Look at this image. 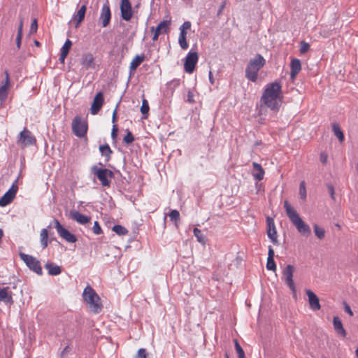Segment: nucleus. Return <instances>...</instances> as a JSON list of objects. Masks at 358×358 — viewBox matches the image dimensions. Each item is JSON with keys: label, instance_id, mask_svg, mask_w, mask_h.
I'll return each instance as SVG.
<instances>
[{"label": "nucleus", "instance_id": "nucleus-19", "mask_svg": "<svg viewBox=\"0 0 358 358\" xmlns=\"http://www.w3.org/2000/svg\"><path fill=\"white\" fill-rule=\"evenodd\" d=\"M69 217L71 219L80 224H85L91 220L90 216L85 215L77 210L70 211Z\"/></svg>", "mask_w": 358, "mask_h": 358}, {"label": "nucleus", "instance_id": "nucleus-52", "mask_svg": "<svg viewBox=\"0 0 358 358\" xmlns=\"http://www.w3.org/2000/svg\"><path fill=\"white\" fill-rule=\"evenodd\" d=\"M273 257H274V250H273V248L271 247H269L267 259H273Z\"/></svg>", "mask_w": 358, "mask_h": 358}, {"label": "nucleus", "instance_id": "nucleus-18", "mask_svg": "<svg viewBox=\"0 0 358 358\" xmlns=\"http://www.w3.org/2000/svg\"><path fill=\"white\" fill-rule=\"evenodd\" d=\"M111 19L110 9L108 5H103L101 8L99 20L101 22L102 27H107Z\"/></svg>", "mask_w": 358, "mask_h": 358}, {"label": "nucleus", "instance_id": "nucleus-62", "mask_svg": "<svg viewBox=\"0 0 358 358\" xmlns=\"http://www.w3.org/2000/svg\"><path fill=\"white\" fill-rule=\"evenodd\" d=\"M225 7V3H223L220 9H219V11H218V15H220L222 12V10L224 9V8Z\"/></svg>", "mask_w": 358, "mask_h": 358}, {"label": "nucleus", "instance_id": "nucleus-5", "mask_svg": "<svg viewBox=\"0 0 358 358\" xmlns=\"http://www.w3.org/2000/svg\"><path fill=\"white\" fill-rule=\"evenodd\" d=\"M92 173L97 177L103 186L109 187L110 185L111 179L114 176L112 171L94 166L92 167Z\"/></svg>", "mask_w": 358, "mask_h": 358}, {"label": "nucleus", "instance_id": "nucleus-56", "mask_svg": "<svg viewBox=\"0 0 358 358\" xmlns=\"http://www.w3.org/2000/svg\"><path fill=\"white\" fill-rule=\"evenodd\" d=\"M234 345L236 351H238L243 349L236 339L234 340Z\"/></svg>", "mask_w": 358, "mask_h": 358}, {"label": "nucleus", "instance_id": "nucleus-29", "mask_svg": "<svg viewBox=\"0 0 358 358\" xmlns=\"http://www.w3.org/2000/svg\"><path fill=\"white\" fill-rule=\"evenodd\" d=\"M45 268L48 270V274L50 275H57L62 272L60 266L55 265L52 263L46 264L45 265Z\"/></svg>", "mask_w": 358, "mask_h": 358}, {"label": "nucleus", "instance_id": "nucleus-42", "mask_svg": "<svg viewBox=\"0 0 358 358\" xmlns=\"http://www.w3.org/2000/svg\"><path fill=\"white\" fill-rule=\"evenodd\" d=\"M310 49V45L305 42V41H301V46H300V52L301 54H304L306 52H307Z\"/></svg>", "mask_w": 358, "mask_h": 358}, {"label": "nucleus", "instance_id": "nucleus-10", "mask_svg": "<svg viewBox=\"0 0 358 358\" xmlns=\"http://www.w3.org/2000/svg\"><path fill=\"white\" fill-rule=\"evenodd\" d=\"M55 227L60 237L69 243L77 241L76 236L65 229L57 220H54Z\"/></svg>", "mask_w": 358, "mask_h": 358}, {"label": "nucleus", "instance_id": "nucleus-60", "mask_svg": "<svg viewBox=\"0 0 358 358\" xmlns=\"http://www.w3.org/2000/svg\"><path fill=\"white\" fill-rule=\"evenodd\" d=\"M180 36H183V37H187V31H185V30H182V29H180Z\"/></svg>", "mask_w": 358, "mask_h": 358}, {"label": "nucleus", "instance_id": "nucleus-8", "mask_svg": "<svg viewBox=\"0 0 358 358\" xmlns=\"http://www.w3.org/2000/svg\"><path fill=\"white\" fill-rule=\"evenodd\" d=\"M20 257L31 270L38 275H41L43 273L40 262L36 258L22 252L20 253Z\"/></svg>", "mask_w": 358, "mask_h": 358}, {"label": "nucleus", "instance_id": "nucleus-20", "mask_svg": "<svg viewBox=\"0 0 358 358\" xmlns=\"http://www.w3.org/2000/svg\"><path fill=\"white\" fill-rule=\"evenodd\" d=\"M333 325L336 334L342 338H345L347 335V332L343 327V323L341 319L338 316H335L333 318Z\"/></svg>", "mask_w": 358, "mask_h": 358}, {"label": "nucleus", "instance_id": "nucleus-13", "mask_svg": "<svg viewBox=\"0 0 358 358\" xmlns=\"http://www.w3.org/2000/svg\"><path fill=\"white\" fill-rule=\"evenodd\" d=\"M121 17L125 21H129L133 17V10L129 0H121L120 3Z\"/></svg>", "mask_w": 358, "mask_h": 358}, {"label": "nucleus", "instance_id": "nucleus-3", "mask_svg": "<svg viewBox=\"0 0 358 358\" xmlns=\"http://www.w3.org/2000/svg\"><path fill=\"white\" fill-rule=\"evenodd\" d=\"M266 64V59L260 54L250 59L245 69V77L252 82H256L259 70Z\"/></svg>", "mask_w": 358, "mask_h": 358}, {"label": "nucleus", "instance_id": "nucleus-55", "mask_svg": "<svg viewBox=\"0 0 358 358\" xmlns=\"http://www.w3.org/2000/svg\"><path fill=\"white\" fill-rule=\"evenodd\" d=\"M236 352L238 354V358H245V352L243 349L241 350L236 351Z\"/></svg>", "mask_w": 358, "mask_h": 358}, {"label": "nucleus", "instance_id": "nucleus-61", "mask_svg": "<svg viewBox=\"0 0 358 358\" xmlns=\"http://www.w3.org/2000/svg\"><path fill=\"white\" fill-rule=\"evenodd\" d=\"M209 80L210 82V83L213 85L214 83V80H213V73L211 71L209 72Z\"/></svg>", "mask_w": 358, "mask_h": 358}, {"label": "nucleus", "instance_id": "nucleus-28", "mask_svg": "<svg viewBox=\"0 0 358 358\" xmlns=\"http://www.w3.org/2000/svg\"><path fill=\"white\" fill-rule=\"evenodd\" d=\"M145 55H136L131 62L129 69L131 71H135L140 64L145 60Z\"/></svg>", "mask_w": 358, "mask_h": 358}, {"label": "nucleus", "instance_id": "nucleus-25", "mask_svg": "<svg viewBox=\"0 0 358 358\" xmlns=\"http://www.w3.org/2000/svg\"><path fill=\"white\" fill-rule=\"evenodd\" d=\"M71 45H72L71 41H70L69 39H67L65 41L63 46L62 47L61 52H60V55H59V60L61 63H62V64L64 63L65 59L69 52Z\"/></svg>", "mask_w": 358, "mask_h": 358}, {"label": "nucleus", "instance_id": "nucleus-64", "mask_svg": "<svg viewBox=\"0 0 358 358\" xmlns=\"http://www.w3.org/2000/svg\"><path fill=\"white\" fill-rule=\"evenodd\" d=\"M355 355H356L357 358H358V348L355 350Z\"/></svg>", "mask_w": 358, "mask_h": 358}, {"label": "nucleus", "instance_id": "nucleus-58", "mask_svg": "<svg viewBox=\"0 0 358 358\" xmlns=\"http://www.w3.org/2000/svg\"><path fill=\"white\" fill-rule=\"evenodd\" d=\"M154 33L153 34V36H152V41H156L158 40V37H159V34L156 31H152Z\"/></svg>", "mask_w": 358, "mask_h": 358}, {"label": "nucleus", "instance_id": "nucleus-33", "mask_svg": "<svg viewBox=\"0 0 358 358\" xmlns=\"http://www.w3.org/2000/svg\"><path fill=\"white\" fill-rule=\"evenodd\" d=\"M314 233L315 236L320 240L323 239L325 236V230L324 229L319 227L317 224H314L313 226Z\"/></svg>", "mask_w": 358, "mask_h": 358}, {"label": "nucleus", "instance_id": "nucleus-39", "mask_svg": "<svg viewBox=\"0 0 358 358\" xmlns=\"http://www.w3.org/2000/svg\"><path fill=\"white\" fill-rule=\"evenodd\" d=\"M123 141L126 144H130L134 141V135L132 134V133L130 131L127 130V134L125 135V136L123 138Z\"/></svg>", "mask_w": 358, "mask_h": 358}, {"label": "nucleus", "instance_id": "nucleus-46", "mask_svg": "<svg viewBox=\"0 0 358 358\" xmlns=\"http://www.w3.org/2000/svg\"><path fill=\"white\" fill-rule=\"evenodd\" d=\"M71 348L69 345L66 346L63 350L61 352L60 357L61 358H64L71 351Z\"/></svg>", "mask_w": 358, "mask_h": 358}, {"label": "nucleus", "instance_id": "nucleus-11", "mask_svg": "<svg viewBox=\"0 0 358 358\" xmlns=\"http://www.w3.org/2000/svg\"><path fill=\"white\" fill-rule=\"evenodd\" d=\"M17 143L22 147H27L34 145L36 143L35 137L31 134V131L24 128L23 131L20 133Z\"/></svg>", "mask_w": 358, "mask_h": 358}, {"label": "nucleus", "instance_id": "nucleus-31", "mask_svg": "<svg viewBox=\"0 0 358 358\" xmlns=\"http://www.w3.org/2000/svg\"><path fill=\"white\" fill-rule=\"evenodd\" d=\"M40 241L43 248H45L48 245V231L47 229H41L40 232Z\"/></svg>", "mask_w": 358, "mask_h": 358}, {"label": "nucleus", "instance_id": "nucleus-32", "mask_svg": "<svg viewBox=\"0 0 358 358\" xmlns=\"http://www.w3.org/2000/svg\"><path fill=\"white\" fill-rule=\"evenodd\" d=\"M150 110L148 101L147 99H145L144 97L142 100V105L141 107V113L143 115L144 119H146L148 117V114Z\"/></svg>", "mask_w": 358, "mask_h": 358}, {"label": "nucleus", "instance_id": "nucleus-38", "mask_svg": "<svg viewBox=\"0 0 358 358\" xmlns=\"http://www.w3.org/2000/svg\"><path fill=\"white\" fill-rule=\"evenodd\" d=\"M299 195L301 199L306 200V183L304 181H301L299 185Z\"/></svg>", "mask_w": 358, "mask_h": 358}, {"label": "nucleus", "instance_id": "nucleus-17", "mask_svg": "<svg viewBox=\"0 0 358 358\" xmlns=\"http://www.w3.org/2000/svg\"><path fill=\"white\" fill-rule=\"evenodd\" d=\"M103 101L104 99L103 93L101 92H98L94 96L90 110L92 115H96L99 113L103 104Z\"/></svg>", "mask_w": 358, "mask_h": 358}, {"label": "nucleus", "instance_id": "nucleus-48", "mask_svg": "<svg viewBox=\"0 0 358 358\" xmlns=\"http://www.w3.org/2000/svg\"><path fill=\"white\" fill-rule=\"evenodd\" d=\"M117 131H118L117 126L116 124H113V129H112V131H111V137H112L113 139H115L116 138L117 134Z\"/></svg>", "mask_w": 358, "mask_h": 358}, {"label": "nucleus", "instance_id": "nucleus-26", "mask_svg": "<svg viewBox=\"0 0 358 358\" xmlns=\"http://www.w3.org/2000/svg\"><path fill=\"white\" fill-rule=\"evenodd\" d=\"M170 24H171V21L170 20H164V21L161 22L157 25V27L156 28H155L154 27H152L150 28V31H156L159 34H166V33L168 32V30H169Z\"/></svg>", "mask_w": 358, "mask_h": 358}, {"label": "nucleus", "instance_id": "nucleus-37", "mask_svg": "<svg viewBox=\"0 0 358 358\" xmlns=\"http://www.w3.org/2000/svg\"><path fill=\"white\" fill-rule=\"evenodd\" d=\"M99 150L102 155H105L108 157H110V154L112 153V150L108 144L101 145L99 147Z\"/></svg>", "mask_w": 358, "mask_h": 358}, {"label": "nucleus", "instance_id": "nucleus-24", "mask_svg": "<svg viewBox=\"0 0 358 358\" xmlns=\"http://www.w3.org/2000/svg\"><path fill=\"white\" fill-rule=\"evenodd\" d=\"M87 10L86 5H83L76 14L73 15V20L76 22V27H78L83 21Z\"/></svg>", "mask_w": 358, "mask_h": 358}, {"label": "nucleus", "instance_id": "nucleus-1", "mask_svg": "<svg viewBox=\"0 0 358 358\" xmlns=\"http://www.w3.org/2000/svg\"><path fill=\"white\" fill-rule=\"evenodd\" d=\"M283 101L282 85L280 81L275 80L266 84L260 98L262 106L277 113Z\"/></svg>", "mask_w": 358, "mask_h": 358}, {"label": "nucleus", "instance_id": "nucleus-59", "mask_svg": "<svg viewBox=\"0 0 358 358\" xmlns=\"http://www.w3.org/2000/svg\"><path fill=\"white\" fill-rule=\"evenodd\" d=\"M116 115H117V110L116 109L113 113V117H112V122L115 124L116 122Z\"/></svg>", "mask_w": 358, "mask_h": 358}, {"label": "nucleus", "instance_id": "nucleus-4", "mask_svg": "<svg viewBox=\"0 0 358 358\" xmlns=\"http://www.w3.org/2000/svg\"><path fill=\"white\" fill-rule=\"evenodd\" d=\"M83 297L88 305L91 312L97 314L101 311L103 306L101 302V299L90 285H87L85 288Z\"/></svg>", "mask_w": 358, "mask_h": 358}, {"label": "nucleus", "instance_id": "nucleus-30", "mask_svg": "<svg viewBox=\"0 0 358 358\" xmlns=\"http://www.w3.org/2000/svg\"><path fill=\"white\" fill-rule=\"evenodd\" d=\"M332 129L334 133V135L338 138V141L341 143H343L345 139V136L343 132L342 131L339 124L338 123L332 124Z\"/></svg>", "mask_w": 358, "mask_h": 358}, {"label": "nucleus", "instance_id": "nucleus-44", "mask_svg": "<svg viewBox=\"0 0 358 358\" xmlns=\"http://www.w3.org/2000/svg\"><path fill=\"white\" fill-rule=\"evenodd\" d=\"M148 353L145 348H141L138 350L135 358H147Z\"/></svg>", "mask_w": 358, "mask_h": 358}, {"label": "nucleus", "instance_id": "nucleus-41", "mask_svg": "<svg viewBox=\"0 0 358 358\" xmlns=\"http://www.w3.org/2000/svg\"><path fill=\"white\" fill-rule=\"evenodd\" d=\"M266 268L273 271L276 270V265L273 259H267Z\"/></svg>", "mask_w": 358, "mask_h": 358}, {"label": "nucleus", "instance_id": "nucleus-21", "mask_svg": "<svg viewBox=\"0 0 358 358\" xmlns=\"http://www.w3.org/2000/svg\"><path fill=\"white\" fill-rule=\"evenodd\" d=\"M301 70V61L299 59H292L290 62V78L294 80Z\"/></svg>", "mask_w": 358, "mask_h": 358}, {"label": "nucleus", "instance_id": "nucleus-9", "mask_svg": "<svg viewBox=\"0 0 358 358\" xmlns=\"http://www.w3.org/2000/svg\"><path fill=\"white\" fill-rule=\"evenodd\" d=\"M198 60L199 56L197 52L189 51L185 59L184 69L185 72L187 73H192L195 69Z\"/></svg>", "mask_w": 358, "mask_h": 358}, {"label": "nucleus", "instance_id": "nucleus-63", "mask_svg": "<svg viewBox=\"0 0 358 358\" xmlns=\"http://www.w3.org/2000/svg\"><path fill=\"white\" fill-rule=\"evenodd\" d=\"M34 44L37 46V47H40L41 46V43L38 41H34Z\"/></svg>", "mask_w": 358, "mask_h": 358}, {"label": "nucleus", "instance_id": "nucleus-22", "mask_svg": "<svg viewBox=\"0 0 358 358\" xmlns=\"http://www.w3.org/2000/svg\"><path fill=\"white\" fill-rule=\"evenodd\" d=\"M0 301L6 303H13V293L8 287L0 289Z\"/></svg>", "mask_w": 358, "mask_h": 358}, {"label": "nucleus", "instance_id": "nucleus-2", "mask_svg": "<svg viewBox=\"0 0 358 358\" xmlns=\"http://www.w3.org/2000/svg\"><path fill=\"white\" fill-rule=\"evenodd\" d=\"M284 208L287 216L292 224L296 227L298 232L303 236H309L311 234L310 226L303 220L297 211L289 204L287 200L284 201Z\"/></svg>", "mask_w": 358, "mask_h": 358}, {"label": "nucleus", "instance_id": "nucleus-57", "mask_svg": "<svg viewBox=\"0 0 358 358\" xmlns=\"http://www.w3.org/2000/svg\"><path fill=\"white\" fill-rule=\"evenodd\" d=\"M22 27H23V22H22V20H21L20 22L19 27H18L17 34L22 35Z\"/></svg>", "mask_w": 358, "mask_h": 358}, {"label": "nucleus", "instance_id": "nucleus-45", "mask_svg": "<svg viewBox=\"0 0 358 358\" xmlns=\"http://www.w3.org/2000/svg\"><path fill=\"white\" fill-rule=\"evenodd\" d=\"M37 29H38L37 20L36 19H34L32 22H31V24L30 32L31 33H36L37 31Z\"/></svg>", "mask_w": 358, "mask_h": 358}, {"label": "nucleus", "instance_id": "nucleus-49", "mask_svg": "<svg viewBox=\"0 0 358 358\" xmlns=\"http://www.w3.org/2000/svg\"><path fill=\"white\" fill-rule=\"evenodd\" d=\"M344 310L345 311L348 313L350 316L353 315V312L351 310L350 307L346 303H344Z\"/></svg>", "mask_w": 358, "mask_h": 358}, {"label": "nucleus", "instance_id": "nucleus-34", "mask_svg": "<svg viewBox=\"0 0 358 358\" xmlns=\"http://www.w3.org/2000/svg\"><path fill=\"white\" fill-rule=\"evenodd\" d=\"M112 229L114 232L120 236H124L128 233V230L125 227L119 224L114 225Z\"/></svg>", "mask_w": 358, "mask_h": 358}, {"label": "nucleus", "instance_id": "nucleus-51", "mask_svg": "<svg viewBox=\"0 0 358 358\" xmlns=\"http://www.w3.org/2000/svg\"><path fill=\"white\" fill-rule=\"evenodd\" d=\"M22 35L17 34L16 37V45L17 48H20Z\"/></svg>", "mask_w": 358, "mask_h": 358}, {"label": "nucleus", "instance_id": "nucleus-12", "mask_svg": "<svg viewBox=\"0 0 358 358\" xmlns=\"http://www.w3.org/2000/svg\"><path fill=\"white\" fill-rule=\"evenodd\" d=\"M18 187L13 185L0 198V206L4 207L15 199Z\"/></svg>", "mask_w": 358, "mask_h": 358}, {"label": "nucleus", "instance_id": "nucleus-15", "mask_svg": "<svg viewBox=\"0 0 358 358\" xmlns=\"http://www.w3.org/2000/svg\"><path fill=\"white\" fill-rule=\"evenodd\" d=\"M267 224V235L268 237L271 240L273 244H278V235L275 225V222L273 218L268 217L266 218Z\"/></svg>", "mask_w": 358, "mask_h": 358}, {"label": "nucleus", "instance_id": "nucleus-47", "mask_svg": "<svg viewBox=\"0 0 358 358\" xmlns=\"http://www.w3.org/2000/svg\"><path fill=\"white\" fill-rule=\"evenodd\" d=\"M191 28V22L189 21L185 22L180 27V29L187 31Z\"/></svg>", "mask_w": 358, "mask_h": 358}, {"label": "nucleus", "instance_id": "nucleus-53", "mask_svg": "<svg viewBox=\"0 0 358 358\" xmlns=\"http://www.w3.org/2000/svg\"><path fill=\"white\" fill-rule=\"evenodd\" d=\"M187 101L189 103H193L194 101L193 94L190 91H189L187 94Z\"/></svg>", "mask_w": 358, "mask_h": 358}, {"label": "nucleus", "instance_id": "nucleus-40", "mask_svg": "<svg viewBox=\"0 0 358 358\" xmlns=\"http://www.w3.org/2000/svg\"><path fill=\"white\" fill-rule=\"evenodd\" d=\"M178 43L182 50H186L189 47L188 43L187 42V37L179 36Z\"/></svg>", "mask_w": 358, "mask_h": 358}, {"label": "nucleus", "instance_id": "nucleus-14", "mask_svg": "<svg viewBox=\"0 0 358 358\" xmlns=\"http://www.w3.org/2000/svg\"><path fill=\"white\" fill-rule=\"evenodd\" d=\"M5 80L2 82L0 86V103H3L8 94V90L10 87V77L8 71H4Z\"/></svg>", "mask_w": 358, "mask_h": 358}, {"label": "nucleus", "instance_id": "nucleus-7", "mask_svg": "<svg viewBox=\"0 0 358 358\" xmlns=\"http://www.w3.org/2000/svg\"><path fill=\"white\" fill-rule=\"evenodd\" d=\"M295 271V267L293 265H287L282 271V277L285 284L292 291L294 296H296V290L295 283L293 280V275Z\"/></svg>", "mask_w": 358, "mask_h": 358}, {"label": "nucleus", "instance_id": "nucleus-54", "mask_svg": "<svg viewBox=\"0 0 358 358\" xmlns=\"http://www.w3.org/2000/svg\"><path fill=\"white\" fill-rule=\"evenodd\" d=\"M329 189L331 197L334 200L335 199V192H334V187L332 185H329Z\"/></svg>", "mask_w": 358, "mask_h": 358}, {"label": "nucleus", "instance_id": "nucleus-35", "mask_svg": "<svg viewBox=\"0 0 358 358\" xmlns=\"http://www.w3.org/2000/svg\"><path fill=\"white\" fill-rule=\"evenodd\" d=\"M193 233L199 243L205 244V243H206L205 237H204V236H203L201 231L200 229H199L198 228H194L193 229Z\"/></svg>", "mask_w": 358, "mask_h": 358}, {"label": "nucleus", "instance_id": "nucleus-50", "mask_svg": "<svg viewBox=\"0 0 358 358\" xmlns=\"http://www.w3.org/2000/svg\"><path fill=\"white\" fill-rule=\"evenodd\" d=\"M320 161L322 164H325L327 162V155L324 152L320 154Z\"/></svg>", "mask_w": 358, "mask_h": 358}, {"label": "nucleus", "instance_id": "nucleus-36", "mask_svg": "<svg viewBox=\"0 0 358 358\" xmlns=\"http://www.w3.org/2000/svg\"><path fill=\"white\" fill-rule=\"evenodd\" d=\"M169 219L175 222L176 225L178 227V222L180 220V213L177 210H172L169 214Z\"/></svg>", "mask_w": 358, "mask_h": 358}, {"label": "nucleus", "instance_id": "nucleus-16", "mask_svg": "<svg viewBox=\"0 0 358 358\" xmlns=\"http://www.w3.org/2000/svg\"><path fill=\"white\" fill-rule=\"evenodd\" d=\"M306 294L308 296V301L310 308L313 311L320 310L321 306L317 296L310 289H306Z\"/></svg>", "mask_w": 358, "mask_h": 358}, {"label": "nucleus", "instance_id": "nucleus-6", "mask_svg": "<svg viewBox=\"0 0 358 358\" xmlns=\"http://www.w3.org/2000/svg\"><path fill=\"white\" fill-rule=\"evenodd\" d=\"M72 131L73 134L79 137L83 138L86 136L87 129H88V124L87 121L80 116H76L72 121Z\"/></svg>", "mask_w": 358, "mask_h": 358}, {"label": "nucleus", "instance_id": "nucleus-43", "mask_svg": "<svg viewBox=\"0 0 358 358\" xmlns=\"http://www.w3.org/2000/svg\"><path fill=\"white\" fill-rule=\"evenodd\" d=\"M92 230H93V232L96 235H99L102 233L101 227L97 221L94 222Z\"/></svg>", "mask_w": 358, "mask_h": 358}, {"label": "nucleus", "instance_id": "nucleus-23", "mask_svg": "<svg viewBox=\"0 0 358 358\" xmlns=\"http://www.w3.org/2000/svg\"><path fill=\"white\" fill-rule=\"evenodd\" d=\"M252 167H253V171H252V175L254 179H255L258 181L263 180L264 174H265V171H264V169L262 168V166H261V164H259L257 162H253Z\"/></svg>", "mask_w": 358, "mask_h": 358}, {"label": "nucleus", "instance_id": "nucleus-27", "mask_svg": "<svg viewBox=\"0 0 358 358\" xmlns=\"http://www.w3.org/2000/svg\"><path fill=\"white\" fill-rule=\"evenodd\" d=\"M94 58L92 53L84 54L82 57L81 64L85 68H91L94 66Z\"/></svg>", "mask_w": 358, "mask_h": 358}]
</instances>
